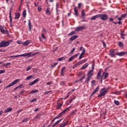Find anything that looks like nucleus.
<instances>
[{
    "mask_svg": "<svg viewBox=\"0 0 127 127\" xmlns=\"http://www.w3.org/2000/svg\"><path fill=\"white\" fill-rule=\"evenodd\" d=\"M38 53H35L32 54V53L30 52L29 53H25L21 55H16V56H11L8 57V58H16L17 57H27V58H29V57H33V56H35V55H37Z\"/></svg>",
    "mask_w": 127,
    "mask_h": 127,
    "instance_id": "nucleus-1",
    "label": "nucleus"
},
{
    "mask_svg": "<svg viewBox=\"0 0 127 127\" xmlns=\"http://www.w3.org/2000/svg\"><path fill=\"white\" fill-rule=\"evenodd\" d=\"M12 42V40H9L8 41H2L0 43V47H6L10 44Z\"/></svg>",
    "mask_w": 127,
    "mask_h": 127,
    "instance_id": "nucleus-2",
    "label": "nucleus"
},
{
    "mask_svg": "<svg viewBox=\"0 0 127 127\" xmlns=\"http://www.w3.org/2000/svg\"><path fill=\"white\" fill-rule=\"evenodd\" d=\"M108 92H109V90H108V89H106V88L101 89L100 94L98 95V98H100V97H103V96H105L106 94L108 93Z\"/></svg>",
    "mask_w": 127,
    "mask_h": 127,
    "instance_id": "nucleus-3",
    "label": "nucleus"
},
{
    "mask_svg": "<svg viewBox=\"0 0 127 127\" xmlns=\"http://www.w3.org/2000/svg\"><path fill=\"white\" fill-rule=\"evenodd\" d=\"M20 81V79H16L14 80L12 83L9 84L8 86H6L5 88L7 89V88H9V87H12V86H14V85L17 84L18 82Z\"/></svg>",
    "mask_w": 127,
    "mask_h": 127,
    "instance_id": "nucleus-4",
    "label": "nucleus"
},
{
    "mask_svg": "<svg viewBox=\"0 0 127 127\" xmlns=\"http://www.w3.org/2000/svg\"><path fill=\"white\" fill-rule=\"evenodd\" d=\"M101 74H102V70H100L97 73L96 79L97 80H99V81H100V82L102 83L103 79H102V75H101Z\"/></svg>",
    "mask_w": 127,
    "mask_h": 127,
    "instance_id": "nucleus-5",
    "label": "nucleus"
},
{
    "mask_svg": "<svg viewBox=\"0 0 127 127\" xmlns=\"http://www.w3.org/2000/svg\"><path fill=\"white\" fill-rule=\"evenodd\" d=\"M0 30L1 33L3 34H7L8 32L6 30V28L4 27H2V26L0 25Z\"/></svg>",
    "mask_w": 127,
    "mask_h": 127,
    "instance_id": "nucleus-6",
    "label": "nucleus"
},
{
    "mask_svg": "<svg viewBox=\"0 0 127 127\" xmlns=\"http://www.w3.org/2000/svg\"><path fill=\"white\" fill-rule=\"evenodd\" d=\"M109 16L106 14H101L100 15V19L101 20H108Z\"/></svg>",
    "mask_w": 127,
    "mask_h": 127,
    "instance_id": "nucleus-7",
    "label": "nucleus"
},
{
    "mask_svg": "<svg viewBox=\"0 0 127 127\" xmlns=\"http://www.w3.org/2000/svg\"><path fill=\"white\" fill-rule=\"evenodd\" d=\"M116 55L120 57L125 56V55H127V52H117L116 53Z\"/></svg>",
    "mask_w": 127,
    "mask_h": 127,
    "instance_id": "nucleus-8",
    "label": "nucleus"
},
{
    "mask_svg": "<svg viewBox=\"0 0 127 127\" xmlns=\"http://www.w3.org/2000/svg\"><path fill=\"white\" fill-rule=\"evenodd\" d=\"M109 76V73L108 72H103L102 75H101V79L103 80H105V79H107Z\"/></svg>",
    "mask_w": 127,
    "mask_h": 127,
    "instance_id": "nucleus-9",
    "label": "nucleus"
},
{
    "mask_svg": "<svg viewBox=\"0 0 127 127\" xmlns=\"http://www.w3.org/2000/svg\"><path fill=\"white\" fill-rule=\"evenodd\" d=\"M97 18H101V14L93 16L90 18V19L91 20H95V19H97Z\"/></svg>",
    "mask_w": 127,
    "mask_h": 127,
    "instance_id": "nucleus-10",
    "label": "nucleus"
},
{
    "mask_svg": "<svg viewBox=\"0 0 127 127\" xmlns=\"http://www.w3.org/2000/svg\"><path fill=\"white\" fill-rule=\"evenodd\" d=\"M79 56V53H77L75 54V55H73L71 56L69 59H68V62H70V61H72V60H74L75 58H77V56Z\"/></svg>",
    "mask_w": 127,
    "mask_h": 127,
    "instance_id": "nucleus-11",
    "label": "nucleus"
},
{
    "mask_svg": "<svg viewBox=\"0 0 127 127\" xmlns=\"http://www.w3.org/2000/svg\"><path fill=\"white\" fill-rule=\"evenodd\" d=\"M83 29H85V27L84 26H80L75 28V31H81Z\"/></svg>",
    "mask_w": 127,
    "mask_h": 127,
    "instance_id": "nucleus-12",
    "label": "nucleus"
},
{
    "mask_svg": "<svg viewBox=\"0 0 127 127\" xmlns=\"http://www.w3.org/2000/svg\"><path fill=\"white\" fill-rule=\"evenodd\" d=\"M38 82H39V78H37L32 82L30 83L29 84V86H32L33 85H35V84H36V83H37Z\"/></svg>",
    "mask_w": 127,
    "mask_h": 127,
    "instance_id": "nucleus-13",
    "label": "nucleus"
},
{
    "mask_svg": "<svg viewBox=\"0 0 127 127\" xmlns=\"http://www.w3.org/2000/svg\"><path fill=\"white\" fill-rule=\"evenodd\" d=\"M85 52H86V49H83L81 54H80V55L79 57V60H81V59H82L83 58V57H84V55H85Z\"/></svg>",
    "mask_w": 127,
    "mask_h": 127,
    "instance_id": "nucleus-14",
    "label": "nucleus"
},
{
    "mask_svg": "<svg viewBox=\"0 0 127 127\" xmlns=\"http://www.w3.org/2000/svg\"><path fill=\"white\" fill-rule=\"evenodd\" d=\"M110 55L111 57H115L116 55V53L115 54V50H111L110 51Z\"/></svg>",
    "mask_w": 127,
    "mask_h": 127,
    "instance_id": "nucleus-15",
    "label": "nucleus"
},
{
    "mask_svg": "<svg viewBox=\"0 0 127 127\" xmlns=\"http://www.w3.org/2000/svg\"><path fill=\"white\" fill-rule=\"evenodd\" d=\"M93 75H94V71L91 70H90L87 74V76L90 77V78H92V76H93Z\"/></svg>",
    "mask_w": 127,
    "mask_h": 127,
    "instance_id": "nucleus-16",
    "label": "nucleus"
},
{
    "mask_svg": "<svg viewBox=\"0 0 127 127\" xmlns=\"http://www.w3.org/2000/svg\"><path fill=\"white\" fill-rule=\"evenodd\" d=\"M46 14H47L48 15H50V14H51V12L50 11V8L48 7L46 9Z\"/></svg>",
    "mask_w": 127,
    "mask_h": 127,
    "instance_id": "nucleus-17",
    "label": "nucleus"
},
{
    "mask_svg": "<svg viewBox=\"0 0 127 127\" xmlns=\"http://www.w3.org/2000/svg\"><path fill=\"white\" fill-rule=\"evenodd\" d=\"M100 89V86H98L95 90L92 92L91 96H93V95H94V94H96L98 91Z\"/></svg>",
    "mask_w": 127,
    "mask_h": 127,
    "instance_id": "nucleus-18",
    "label": "nucleus"
},
{
    "mask_svg": "<svg viewBox=\"0 0 127 127\" xmlns=\"http://www.w3.org/2000/svg\"><path fill=\"white\" fill-rule=\"evenodd\" d=\"M20 16V13H15V19H18Z\"/></svg>",
    "mask_w": 127,
    "mask_h": 127,
    "instance_id": "nucleus-19",
    "label": "nucleus"
},
{
    "mask_svg": "<svg viewBox=\"0 0 127 127\" xmlns=\"http://www.w3.org/2000/svg\"><path fill=\"white\" fill-rule=\"evenodd\" d=\"M62 120H63V119H60V120L58 121L56 123H55L53 125V126L52 127H56V126H57V125H58V124H59V123H61L62 121Z\"/></svg>",
    "mask_w": 127,
    "mask_h": 127,
    "instance_id": "nucleus-20",
    "label": "nucleus"
},
{
    "mask_svg": "<svg viewBox=\"0 0 127 127\" xmlns=\"http://www.w3.org/2000/svg\"><path fill=\"white\" fill-rule=\"evenodd\" d=\"M89 66V64L88 63H86L85 64H84L82 67L80 68L81 70H82L83 69H86V68H87V67H88Z\"/></svg>",
    "mask_w": 127,
    "mask_h": 127,
    "instance_id": "nucleus-21",
    "label": "nucleus"
},
{
    "mask_svg": "<svg viewBox=\"0 0 127 127\" xmlns=\"http://www.w3.org/2000/svg\"><path fill=\"white\" fill-rule=\"evenodd\" d=\"M24 86L23 84H21L20 85H18V86L16 87L14 90H17V89H21V88H23Z\"/></svg>",
    "mask_w": 127,
    "mask_h": 127,
    "instance_id": "nucleus-22",
    "label": "nucleus"
},
{
    "mask_svg": "<svg viewBox=\"0 0 127 127\" xmlns=\"http://www.w3.org/2000/svg\"><path fill=\"white\" fill-rule=\"evenodd\" d=\"M30 42H31V41H30V40L26 41L23 43V45H24V46H26L27 45H28V44H29Z\"/></svg>",
    "mask_w": 127,
    "mask_h": 127,
    "instance_id": "nucleus-23",
    "label": "nucleus"
},
{
    "mask_svg": "<svg viewBox=\"0 0 127 127\" xmlns=\"http://www.w3.org/2000/svg\"><path fill=\"white\" fill-rule=\"evenodd\" d=\"M12 111V108H8L4 111V113H9V112H11Z\"/></svg>",
    "mask_w": 127,
    "mask_h": 127,
    "instance_id": "nucleus-24",
    "label": "nucleus"
},
{
    "mask_svg": "<svg viewBox=\"0 0 127 127\" xmlns=\"http://www.w3.org/2000/svg\"><path fill=\"white\" fill-rule=\"evenodd\" d=\"M91 78L92 77H90V76H87L85 81V83H86V84H89V81H90V80H91Z\"/></svg>",
    "mask_w": 127,
    "mask_h": 127,
    "instance_id": "nucleus-25",
    "label": "nucleus"
},
{
    "mask_svg": "<svg viewBox=\"0 0 127 127\" xmlns=\"http://www.w3.org/2000/svg\"><path fill=\"white\" fill-rule=\"evenodd\" d=\"M28 26H29L30 31H31L32 26H31V21H30V19L28 20Z\"/></svg>",
    "mask_w": 127,
    "mask_h": 127,
    "instance_id": "nucleus-26",
    "label": "nucleus"
},
{
    "mask_svg": "<svg viewBox=\"0 0 127 127\" xmlns=\"http://www.w3.org/2000/svg\"><path fill=\"white\" fill-rule=\"evenodd\" d=\"M65 69H66V67H64L62 68L61 70V74L62 75V76H64V71H65Z\"/></svg>",
    "mask_w": 127,
    "mask_h": 127,
    "instance_id": "nucleus-27",
    "label": "nucleus"
},
{
    "mask_svg": "<svg viewBox=\"0 0 127 127\" xmlns=\"http://www.w3.org/2000/svg\"><path fill=\"white\" fill-rule=\"evenodd\" d=\"M77 37L78 36H73L70 38L69 40H70V41H73V40H75V39H76Z\"/></svg>",
    "mask_w": 127,
    "mask_h": 127,
    "instance_id": "nucleus-28",
    "label": "nucleus"
},
{
    "mask_svg": "<svg viewBox=\"0 0 127 127\" xmlns=\"http://www.w3.org/2000/svg\"><path fill=\"white\" fill-rule=\"evenodd\" d=\"M74 10L75 16H77L79 15V14L78 13V10L77 9V8L74 7Z\"/></svg>",
    "mask_w": 127,
    "mask_h": 127,
    "instance_id": "nucleus-29",
    "label": "nucleus"
},
{
    "mask_svg": "<svg viewBox=\"0 0 127 127\" xmlns=\"http://www.w3.org/2000/svg\"><path fill=\"white\" fill-rule=\"evenodd\" d=\"M118 44L120 47H124V43H123V42L119 41L118 42Z\"/></svg>",
    "mask_w": 127,
    "mask_h": 127,
    "instance_id": "nucleus-30",
    "label": "nucleus"
},
{
    "mask_svg": "<svg viewBox=\"0 0 127 127\" xmlns=\"http://www.w3.org/2000/svg\"><path fill=\"white\" fill-rule=\"evenodd\" d=\"M34 77V75H30L26 78V80L27 81V80H30L31 79H32Z\"/></svg>",
    "mask_w": 127,
    "mask_h": 127,
    "instance_id": "nucleus-31",
    "label": "nucleus"
},
{
    "mask_svg": "<svg viewBox=\"0 0 127 127\" xmlns=\"http://www.w3.org/2000/svg\"><path fill=\"white\" fill-rule=\"evenodd\" d=\"M86 61H87V59H85V60H83L82 61L79 62V63L80 65H81V64H83V63H85V62H86Z\"/></svg>",
    "mask_w": 127,
    "mask_h": 127,
    "instance_id": "nucleus-32",
    "label": "nucleus"
},
{
    "mask_svg": "<svg viewBox=\"0 0 127 127\" xmlns=\"http://www.w3.org/2000/svg\"><path fill=\"white\" fill-rule=\"evenodd\" d=\"M23 17H26V10H24L22 13Z\"/></svg>",
    "mask_w": 127,
    "mask_h": 127,
    "instance_id": "nucleus-33",
    "label": "nucleus"
},
{
    "mask_svg": "<svg viewBox=\"0 0 127 127\" xmlns=\"http://www.w3.org/2000/svg\"><path fill=\"white\" fill-rule=\"evenodd\" d=\"M28 121H29V118H26L22 120V123H25V122H27Z\"/></svg>",
    "mask_w": 127,
    "mask_h": 127,
    "instance_id": "nucleus-34",
    "label": "nucleus"
},
{
    "mask_svg": "<svg viewBox=\"0 0 127 127\" xmlns=\"http://www.w3.org/2000/svg\"><path fill=\"white\" fill-rule=\"evenodd\" d=\"M114 103L117 106H119L120 105V102H119L118 100H114Z\"/></svg>",
    "mask_w": 127,
    "mask_h": 127,
    "instance_id": "nucleus-35",
    "label": "nucleus"
},
{
    "mask_svg": "<svg viewBox=\"0 0 127 127\" xmlns=\"http://www.w3.org/2000/svg\"><path fill=\"white\" fill-rule=\"evenodd\" d=\"M80 63L78 62L73 65V68H76V67H78Z\"/></svg>",
    "mask_w": 127,
    "mask_h": 127,
    "instance_id": "nucleus-36",
    "label": "nucleus"
},
{
    "mask_svg": "<svg viewBox=\"0 0 127 127\" xmlns=\"http://www.w3.org/2000/svg\"><path fill=\"white\" fill-rule=\"evenodd\" d=\"M65 59H66V57L60 58L58 60H59V61H62V60H65Z\"/></svg>",
    "mask_w": 127,
    "mask_h": 127,
    "instance_id": "nucleus-37",
    "label": "nucleus"
},
{
    "mask_svg": "<svg viewBox=\"0 0 127 127\" xmlns=\"http://www.w3.org/2000/svg\"><path fill=\"white\" fill-rule=\"evenodd\" d=\"M62 107V104H59L58 105V106L57 107V109L58 110H59V109H61Z\"/></svg>",
    "mask_w": 127,
    "mask_h": 127,
    "instance_id": "nucleus-38",
    "label": "nucleus"
},
{
    "mask_svg": "<svg viewBox=\"0 0 127 127\" xmlns=\"http://www.w3.org/2000/svg\"><path fill=\"white\" fill-rule=\"evenodd\" d=\"M112 94H114L115 95H121V92L120 91H116L115 92H112Z\"/></svg>",
    "mask_w": 127,
    "mask_h": 127,
    "instance_id": "nucleus-39",
    "label": "nucleus"
},
{
    "mask_svg": "<svg viewBox=\"0 0 127 127\" xmlns=\"http://www.w3.org/2000/svg\"><path fill=\"white\" fill-rule=\"evenodd\" d=\"M9 18H10V22H12V19L11 18V10H10L9 12Z\"/></svg>",
    "mask_w": 127,
    "mask_h": 127,
    "instance_id": "nucleus-40",
    "label": "nucleus"
},
{
    "mask_svg": "<svg viewBox=\"0 0 127 127\" xmlns=\"http://www.w3.org/2000/svg\"><path fill=\"white\" fill-rule=\"evenodd\" d=\"M37 92H38V90H32L30 94H34V93H37Z\"/></svg>",
    "mask_w": 127,
    "mask_h": 127,
    "instance_id": "nucleus-41",
    "label": "nucleus"
},
{
    "mask_svg": "<svg viewBox=\"0 0 127 127\" xmlns=\"http://www.w3.org/2000/svg\"><path fill=\"white\" fill-rule=\"evenodd\" d=\"M50 93H52V91L50 90L49 91H46L45 92L44 94L45 95H47L48 94H50Z\"/></svg>",
    "mask_w": 127,
    "mask_h": 127,
    "instance_id": "nucleus-42",
    "label": "nucleus"
},
{
    "mask_svg": "<svg viewBox=\"0 0 127 127\" xmlns=\"http://www.w3.org/2000/svg\"><path fill=\"white\" fill-rule=\"evenodd\" d=\"M9 65H10V63H8L4 64L3 66H5L6 67H7V66H9Z\"/></svg>",
    "mask_w": 127,
    "mask_h": 127,
    "instance_id": "nucleus-43",
    "label": "nucleus"
},
{
    "mask_svg": "<svg viewBox=\"0 0 127 127\" xmlns=\"http://www.w3.org/2000/svg\"><path fill=\"white\" fill-rule=\"evenodd\" d=\"M3 73H5V70H0V74H3Z\"/></svg>",
    "mask_w": 127,
    "mask_h": 127,
    "instance_id": "nucleus-44",
    "label": "nucleus"
},
{
    "mask_svg": "<svg viewBox=\"0 0 127 127\" xmlns=\"http://www.w3.org/2000/svg\"><path fill=\"white\" fill-rule=\"evenodd\" d=\"M76 50V48H73L72 51L70 52V54H73L74 53V51Z\"/></svg>",
    "mask_w": 127,
    "mask_h": 127,
    "instance_id": "nucleus-45",
    "label": "nucleus"
},
{
    "mask_svg": "<svg viewBox=\"0 0 127 127\" xmlns=\"http://www.w3.org/2000/svg\"><path fill=\"white\" fill-rule=\"evenodd\" d=\"M81 15L82 16H85V11L84 10H82L81 11Z\"/></svg>",
    "mask_w": 127,
    "mask_h": 127,
    "instance_id": "nucleus-46",
    "label": "nucleus"
},
{
    "mask_svg": "<svg viewBox=\"0 0 127 127\" xmlns=\"http://www.w3.org/2000/svg\"><path fill=\"white\" fill-rule=\"evenodd\" d=\"M42 10V8H41V6H39L38 7V11H41Z\"/></svg>",
    "mask_w": 127,
    "mask_h": 127,
    "instance_id": "nucleus-47",
    "label": "nucleus"
},
{
    "mask_svg": "<svg viewBox=\"0 0 127 127\" xmlns=\"http://www.w3.org/2000/svg\"><path fill=\"white\" fill-rule=\"evenodd\" d=\"M70 96V93H68L67 95V96L64 98V100H66V99H68L69 98V96Z\"/></svg>",
    "mask_w": 127,
    "mask_h": 127,
    "instance_id": "nucleus-48",
    "label": "nucleus"
},
{
    "mask_svg": "<svg viewBox=\"0 0 127 127\" xmlns=\"http://www.w3.org/2000/svg\"><path fill=\"white\" fill-rule=\"evenodd\" d=\"M69 108H71V106H70L69 107L67 108L66 109H65L64 110L63 112L64 114H65V113H66V112H67V110H68V109H69Z\"/></svg>",
    "mask_w": 127,
    "mask_h": 127,
    "instance_id": "nucleus-49",
    "label": "nucleus"
},
{
    "mask_svg": "<svg viewBox=\"0 0 127 127\" xmlns=\"http://www.w3.org/2000/svg\"><path fill=\"white\" fill-rule=\"evenodd\" d=\"M58 64V63H55V64H53L51 65V67H55V66H56V65H57Z\"/></svg>",
    "mask_w": 127,
    "mask_h": 127,
    "instance_id": "nucleus-50",
    "label": "nucleus"
},
{
    "mask_svg": "<svg viewBox=\"0 0 127 127\" xmlns=\"http://www.w3.org/2000/svg\"><path fill=\"white\" fill-rule=\"evenodd\" d=\"M53 84V82L52 81L48 82L47 83V85H52Z\"/></svg>",
    "mask_w": 127,
    "mask_h": 127,
    "instance_id": "nucleus-51",
    "label": "nucleus"
},
{
    "mask_svg": "<svg viewBox=\"0 0 127 127\" xmlns=\"http://www.w3.org/2000/svg\"><path fill=\"white\" fill-rule=\"evenodd\" d=\"M74 33H75V31H72L71 33L68 34V35H74Z\"/></svg>",
    "mask_w": 127,
    "mask_h": 127,
    "instance_id": "nucleus-52",
    "label": "nucleus"
},
{
    "mask_svg": "<svg viewBox=\"0 0 127 127\" xmlns=\"http://www.w3.org/2000/svg\"><path fill=\"white\" fill-rule=\"evenodd\" d=\"M66 127V125H65V124L64 123L61 125L59 127Z\"/></svg>",
    "mask_w": 127,
    "mask_h": 127,
    "instance_id": "nucleus-53",
    "label": "nucleus"
},
{
    "mask_svg": "<svg viewBox=\"0 0 127 127\" xmlns=\"http://www.w3.org/2000/svg\"><path fill=\"white\" fill-rule=\"evenodd\" d=\"M37 99H36V98H35V99H32V100H31L30 101V102H31V103H33V102H36V100H37Z\"/></svg>",
    "mask_w": 127,
    "mask_h": 127,
    "instance_id": "nucleus-54",
    "label": "nucleus"
},
{
    "mask_svg": "<svg viewBox=\"0 0 127 127\" xmlns=\"http://www.w3.org/2000/svg\"><path fill=\"white\" fill-rule=\"evenodd\" d=\"M121 38H122L123 39H125V37H124V33H121Z\"/></svg>",
    "mask_w": 127,
    "mask_h": 127,
    "instance_id": "nucleus-55",
    "label": "nucleus"
},
{
    "mask_svg": "<svg viewBox=\"0 0 127 127\" xmlns=\"http://www.w3.org/2000/svg\"><path fill=\"white\" fill-rule=\"evenodd\" d=\"M86 76L85 75H84L83 76H82L80 79L79 81H82V80H83V79H85V77Z\"/></svg>",
    "mask_w": 127,
    "mask_h": 127,
    "instance_id": "nucleus-56",
    "label": "nucleus"
},
{
    "mask_svg": "<svg viewBox=\"0 0 127 127\" xmlns=\"http://www.w3.org/2000/svg\"><path fill=\"white\" fill-rule=\"evenodd\" d=\"M31 69V66H28L26 69V71H29Z\"/></svg>",
    "mask_w": 127,
    "mask_h": 127,
    "instance_id": "nucleus-57",
    "label": "nucleus"
},
{
    "mask_svg": "<svg viewBox=\"0 0 127 127\" xmlns=\"http://www.w3.org/2000/svg\"><path fill=\"white\" fill-rule=\"evenodd\" d=\"M126 16H127V14H123L121 15V17L123 18L124 17H126Z\"/></svg>",
    "mask_w": 127,
    "mask_h": 127,
    "instance_id": "nucleus-58",
    "label": "nucleus"
},
{
    "mask_svg": "<svg viewBox=\"0 0 127 127\" xmlns=\"http://www.w3.org/2000/svg\"><path fill=\"white\" fill-rule=\"evenodd\" d=\"M61 116L60 115H58L57 117H56L55 118V119H56V120H57V119H60V118L61 117Z\"/></svg>",
    "mask_w": 127,
    "mask_h": 127,
    "instance_id": "nucleus-59",
    "label": "nucleus"
},
{
    "mask_svg": "<svg viewBox=\"0 0 127 127\" xmlns=\"http://www.w3.org/2000/svg\"><path fill=\"white\" fill-rule=\"evenodd\" d=\"M42 32H44V33L47 32V30L45 29H43Z\"/></svg>",
    "mask_w": 127,
    "mask_h": 127,
    "instance_id": "nucleus-60",
    "label": "nucleus"
},
{
    "mask_svg": "<svg viewBox=\"0 0 127 127\" xmlns=\"http://www.w3.org/2000/svg\"><path fill=\"white\" fill-rule=\"evenodd\" d=\"M59 115L61 117V116H63V115H64V113L62 112V113H61Z\"/></svg>",
    "mask_w": 127,
    "mask_h": 127,
    "instance_id": "nucleus-61",
    "label": "nucleus"
},
{
    "mask_svg": "<svg viewBox=\"0 0 127 127\" xmlns=\"http://www.w3.org/2000/svg\"><path fill=\"white\" fill-rule=\"evenodd\" d=\"M42 37H43L44 39H45V35H44V34H42Z\"/></svg>",
    "mask_w": 127,
    "mask_h": 127,
    "instance_id": "nucleus-62",
    "label": "nucleus"
},
{
    "mask_svg": "<svg viewBox=\"0 0 127 127\" xmlns=\"http://www.w3.org/2000/svg\"><path fill=\"white\" fill-rule=\"evenodd\" d=\"M81 5H82V3H78V7L79 8H81Z\"/></svg>",
    "mask_w": 127,
    "mask_h": 127,
    "instance_id": "nucleus-63",
    "label": "nucleus"
},
{
    "mask_svg": "<svg viewBox=\"0 0 127 127\" xmlns=\"http://www.w3.org/2000/svg\"><path fill=\"white\" fill-rule=\"evenodd\" d=\"M34 4H35V6H36V7L38 6V3H36V2H35Z\"/></svg>",
    "mask_w": 127,
    "mask_h": 127,
    "instance_id": "nucleus-64",
    "label": "nucleus"
}]
</instances>
